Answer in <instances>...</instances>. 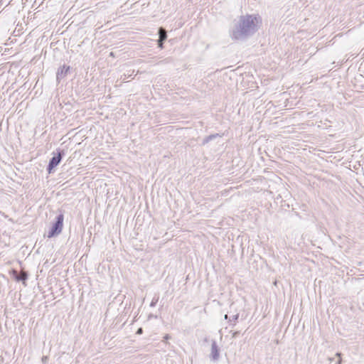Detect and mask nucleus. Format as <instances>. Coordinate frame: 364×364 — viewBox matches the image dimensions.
Listing matches in <instances>:
<instances>
[{"label":"nucleus","instance_id":"1","mask_svg":"<svg viewBox=\"0 0 364 364\" xmlns=\"http://www.w3.org/2000/svg\"><path fill=\"white\" fill-rule=\"evenodd\" d=\"M262 23L261 17L257 14L241 16L230 31V37L233 40L244 41L254 35Z\"/></svg>","mask_w":364,"mask_h":364},{"label":"nucleus","instance_id":"2","mask_svg":"<svg viewBox=\"0 0 364 364\" xmlns=\"http://www.w3.org/2000/svg\"><path fill=\"white\" fill-rule=\"evenodd\" d=\"M63 220L64 216L63 214H60L57 216L55 223L53 225L50 230L48 232V237H53L59 235L62 232L63 227Z\"/></svg>","mask_w":364,"mask_h":364},{"label":"nucleus","instance_id":"3","mask_svg":"<svg viewBox=\"0 0 364 364\" xmlns=\"http://www.w3.org/2000/svg\"><path fill=\"white\" fill-rule=\"evenodd\" d=\"M63 155V152H58L57 156H54L50 161L48 170L49 173H51L52 170L56 167L60 162L62 159V156Z\"/></svg>","mask_w":364,"mask_h":364},{"label":"nucleus","instance_id":"4","mask_svg":"<svg viewBox=\"0 0 364 364\" xmlns=\"http://www.w3.org/2000/svg\"><path fill=\"white\" fill-rule=\"evenodd\" d=\"M219 348L218 347L216 342L213 341L211 345V353H210V357L212 360H218L220 356L219 353Z\"/></svg>","mask_w":364,"mask_h":364},{"label":"nucleus","instance_id":"5","mask_svg":"<svg viewBox=\"0 0 364 364\" xmlns=\"http://www.w3.org/2000/svg\"><path fill=\"white\" fill-rule=\"evenodd\" d=\"M13 274L15 277L16 281H22L25 283V281L27 279L28 275L26 272L22 271L19 274H18L16 270H13Z\"/></svg>","mask_w":364,"mask_h":364},{"label":"nucleus","instance_id":"6","mask_svg":"<svg viewBox=\"0 0 364 364\" xmlns=\"http://www.w3.org/2000/svg\"><path fill=\"white\" fill-rule=\"evenodd\" d=\"M159 39L161 41H164L166 39L167 35L166 31L163 28H160L159 30Z\"/></svg>","mask_w":364,"mask_h":364},{"label":"nucleus","instance_id":"7","mask_svg":"<svg viewBox=\"0 0 364 364\" xmlns=\"http://www.w3.org/2000/svg\"><path fill=\"white\" fill-rule=\"evenodd\" d=\"M336 355L337 357H338V358H339V359H338V361H337V362H336V364H341V362H342V360H341V353H337L336 354Z\"/></svg>","mask_w":364,"mask_h":364},{"label":"nucleus","instance_id":"8","mask_svg":"<svg viewBox=\"0 0 364 364\" xmlns=\"http://www.w3.org/2000/svg\"><path fill=\"white\" fill-rule=\"evenodd\" d=\"M214 137V136H208L205 140H204V143H207L208 142L210 139H212Z\"/></svg>","mask_w":364,"mask_h":364},{"label":"nucleus","instance_id":"9","mask_svg":"<svg viewBox=\"0 0 364 364\" xmlns=\"http://www.w3.org/2000/svg\"><path fill=\"white\" fill-rule=\"evenodd\" d=\"M163 43H164V41H161V39H159L158 45H159V48H163Z\"/></svg>","mask_w":364,"mask_h":364},{"label":"nucleus","instance_id":"10","mask_svg":"<svg viewBox=\"0 0 364 364\" xmlns=\"http://www.w3.org/2000/svg\"><path fill=\"white\" fill-rule=\"evenodd\" d=\"M238 317H239V314H235V315H234V316H232V320H233V321H236V320H237V319H238Z\"/></svg>","mask_w":364,"mask_h":364},{"label":"nucleus","instance_id":"11","mask_svg":"<svg viewBox=\"0 0 364 364\" xmlns=\"http://www.w3.org/2000/svg\"><path fill=\"white\" fill-rule=\"evenodd\" d=\"M136 333H137V334H141V333H142V328H139L137 330Z\"/></svg>","mask_w":364,"mask_h":364},{"label":"nucleus","instance_id":"12","mask_svg":"<svg viewBox=\"0 0 364 364\" xmlns=\"http://www.w3.org/2000/svg\"><path fill=\"white\" fill-rule=\"evenodd\" d=\"M164 338L165 340H168V339H169V336L168 335H166Z\"/></svg>","mask_w":364,"mask_h":364},{"label":"nucleus","instance_id":"13","mask_svg":"<svg viewBox=\"0 0 364 364\" xmlns=\"http://www.w3.org/2000/svg\"><path fill=\"white\" fill-rule=\"evenodd\" d=\"M156 301H152V302L151 303V306H154L156 304Z\"/></svg>","mask_w":364,"mask_h":364},{"label":"nucleus","instance_id":"14","mask_svg":"<svg viewBox=\"0 0 364 364\" xmlns=\"http://www.w3.org/2000/svg\"><path fill=\"white\" fill-rule=\"evenodd\" d=\"M237 332H235V333H233V337L236 336H237Z\"/></svg>","mask_w":364,"mask_h":364},{"label":"nucleus","instance_id":"15","mask_svg":"<svg viewBox=\"0 0 364 364\" xmlns=\"http://www.w3.org/2000/svg\"><path fill=\"white\" fill-rule=\"evenodd\" d=\"M225 319H228V315L225 314V316H224Z\"/></svg>","mask_w":364,"mask_h":364},{"label":"nucleus","instance_id":"16","mask_svg":"<svg viewBox=\"0 0 364 364\" xmlns=\"http://www.w3.org/2000/svg\"><path fill=\"white\" fill-rule=\"evenodd\" d=\"M110 55H111V56H113V55H114L112 52V53H110Z\"/></svg>","mask_w":364,"mask_h":364}]
</instances>
